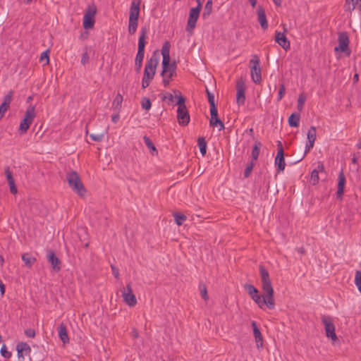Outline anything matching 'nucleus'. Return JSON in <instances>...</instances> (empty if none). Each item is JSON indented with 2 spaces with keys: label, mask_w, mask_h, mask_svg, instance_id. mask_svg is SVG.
<instances>
[{
  "label": "nucleus",
  "mask_w": 361,
  "mask_h": 361,
  "mask_svg": "<svg viewBox=\"0 0 361 361\" xmlns=\"http://www.w3.org/2000/svg\"><path fill=\"white\" fill-rule=\"evenodd\" d=\"M96 13L97 7L94 4L88 6L83 17L82 25L85 29H92L94 27Z\"/></svg>",
  "instance_id": "8"
},
{
  "label": "nucleus",
  "mask_w": 361,
  "mask_h": 361,
  "mask_svg": "<svg viewBox=\"0 0 361 361\" xmlns=\"http://www.w3.org/2000/svg\"><path fill=\"white\" fill-rule=\"evenodd\" d=\"M358 79H359V75L357 73H355L353 75V78L354 82H357L358 81Z\"/></svg>",
  "instance_id": "62"
},
{
  "label": "nucleus",
  "mask_w": 361,
  "mask_h": 361,
  "mask_svg": "<svg viewBox=\"0 0 361 361\" xmlns=\"http://www.w3.org/2000/svg\"><path fill=\"white\" fill-rule=\"evenodd\" d=\"M178 95L176 96V95H173L171 93H167L165 95H164V97H162V100L167 102V103L169 104H171L175 102L176 99L178 100Z\"/></svg>",
  "instance_id": "35"
},
{
  "label": "nucleus",
  "mask_w": 361,
  "mask_h": 361,
  "mask_svg": "<svg viewBox=\"0 0 361 361\" xmlns=\"http://www.w3.org/2000/svg\"><path fill=\"white\" fill-rule=\"evenodd\" d=\"M142 107L145 110H149L152 106V102L149 98L144 97L142 99Z\"/></svg>",
  "instance_id": "42"
},
{
  "label": "nucleus",
  "mask_w": 361,
  "mask_h": 361,
  "mask_svg": "<svg viewBox=\"0 0 361 361\" xmlns=\"http://www.w3.org/2000/svg\"><path fill=\"white\" fill-rule=\"evenodd\" d=\"M283 32L278 31L276 32L275 41L279 46L287 51L290 48V43L285 35V33L288 32L286 25H283Z\"/></svg>",
  "instance_id": "13"
},
{
  "label": "nucleus",
  "mask_w": 361,
  "mask_h": 361,
  "mask_svg": "<svg viewBox=\"0 0 361 361\" xmlns=\"http://www.w3.org/2000/svg\"><path fill=\"white\" fill-rule=\"evenodd\" d=\"M123 102V97L118 93L113 102V105L116 106V108L120 109L121 107V104Z\"/></svg>",
  "instance_id": "43"
},
{
  "label": "nucleus",
  "mask_w": 361,
  "mask_h": 361,
  "mask_svg": "<svg viewBox=\"0 0 361 361\" xmlns=\"http://www.w3.org/2000/svg\"><path fill=\"white\" fill-rule=\"evenodd\" d=\"M245 288L247 290V293L251 298L259 293L258 290L252 284H245Z\"/></svg>",
  "instance_id": "34"
},
{
  "label": "nucleus",
  "mask_w": 361,
  "mask_h": 361,
  "mask_svg": "<svg viewBox=\"0 0 361 361\" xmlns=\"http://www.w3.org/2000/svg\"><path fill=\"white\" fill-rule=\"evenodd\" d=\"M250 63L252 64L250 67L252 79L255 83L259 84L262 80V73L259 57L257 55H254Z\"/></svg>",
  "instance_id": "9"
},
{
  "label": "nucleus",
  "mask_w": 361,
  "mask_h": 361,
  "mask_svg": "<svg viewBox=\"0 0 361 361\" xmlns=\"http://www.w3.org/2000/svg\"><path fill=\"white\" fill-rule=\"evenodd\" d=\"M262 147V143L259 141H256L255 143V145L252 150V161H253L255 163L257 161L259 154V150L260 147Z\"/></svg>",
  "instance_id": "28"
},
{
  "label": "nucleus",
  "mask_w": 361,
  "mask_h": 361,
  "mask_svg": "<svg viewBox=\"0 0 361 361\" xmlns=\"http://www.w3.org/2000/svg\"><path fill=\"white\" fill-rule=\"evenodd\" d=\"M16 350L18 352V358H22L23 360L24 359L23 351L20 350V349L18 346H16Z\"/></svg>",
  "instance_id": "57"
},
{
  "label": "nucleus",
  "mask_w": 361,
  "mask_h": 361,
  "mask_svg": "<svg viewBox=\"0 0 361 361\" xmlns=\"http://www.w3.org/2000/svg\"><path fill=\"white\" fill-rule=\"evenodd\" d=\"M197 6L195 8H200V11L202 9V2L200 0H197Z\"/></svg>",
  "instance_id": "60"
},
{
  "label": "nucleus",
  "mask_w": 361,
  "mask_h": 361,
  "mask_svg": "<svg viewBox=\"0 0 361 361\" xmlns=\"http://www.w3.org/2000/svg\"><path fill=\"white\" fill-rule=\"evenodd\" d=\"M22 260L24 262L25 265L28 267L31 268L32 266L37 261L36 258L32 257L29 253H24L22 255Z\"/></svg>",
  "instance_id": "27"
},
{
  "label": "nucleus",
  "mask_w": 361,
  "mask_h": 361,
  "mask_svg": "<svg viewBox=\"0 0 361 361\" xmlns=\"http://www.w3.org/2000/svg\"><path fill=\"white\" fill-rule=\"evenodd\" d=\"M176 105H178L177 119L178 123L181 126H187L190 122V115L185 106V98L183 95H178Z\"/></svg>",
  "instance_id": "5"
},
{
  "label": "nucleus",
  "mask_w": 361,
  "mask_h": 361,
  "mask_svg": "<svg viewBox=\"0 0 361 361\" xmlns=\"http://www.w3.org/2000/svg\"><path fill=\"white\" fill-rule=\"evenodd\" d=\"M306 97L304 94H300L298 99V109L301 111L304 107Z\"/></svg>",
  "instance_id": "39"
},
{
  "label": "nucleus",
  "mask_w": 361,
  "mask_h": 361,
  "mask_svg": "<svg viewBox=\"0 0 361 361\" xmlns=\"http://www.w3.org/2000/svg\"><path fill=\"white\" fill-rule=\"evenodd\" d=\"M338 47H335V51H337L338 50L342 52H345L349 51L348 44H349V37L345 32H340L338 34Z\"/></svg>",
  "instance_id": "16"
},
{
  "label": "nucleus",
  "mask_w": 361,
  "mask_h": 361,
  "mask_svg": "<svg viewBox=\"0 0 361 361\" xmlns=\"http://www.w3.org/2000/svg\"><path fill=\"white\" fill-rule=\"evenodd\" d=\"M274 164L277 167L278 172L283 171L285 169L286 163L284 159V150L281 141L277 142V154L274 160Z\"/></svg>",
  "instance_id": "12"
},
{
  "label": "nucleus",
  "mask_w": 361,
  "mask_h": 361,
  "mask_svg": "<svg viewBox=\"0 0 361 361\" xmlns=\"http://www.w3.org/2000/svg\"><path fill=\"white\" fill-rule=\"evenodd\" d=\"M144 56H145V53L137 51V55H136V57H135V61H139L140 63V62H142V61H143Z\"/></svg>",
  "instance_id": "52"
},
{
  "label": "nucleus",
  "mask_w": 361,
  "mask_h": 361,
  "mask_svg": "<svg viewBox=\"0 0 361 361\" xmlns=\"http://www.w3.org/2000/svg\"><path fill=\"white\" fill-rule=\"evenodd\" d=\"M90 136L92 140L96 141V142H99L104 138V133H92Z\"/></svg>",
  "instance_id": "46"
},
{
  "label": "nucleus",
  "mask_w": 361,
  "mask_h": 361,
  "mask_svg": "<svg viewBox=\"0 0 361 361\" xmlns=\"http://www.w3.org/2000/svg\"><path fill=\"white\" fill-rule=\"evenodd\" d=\"M252 326L253 329V334H254V336L255 338V342L257 343V348H259L262 347L263 345V343H262L263 338H262V334H261L259 328L257 327L255 322L253 321L252 322Z\"/></svg>",
  "instance_id": "24"
},
{
  "label": "nucleus",
  "mask_w": 361,
  "mask_h": 361,
  "mask_svg": "<svg viewBox=\"0 0 361 361\" xmlns=\"http://www.w3.org/2000/svg\"><path fill=\"white\" fill-rule=\"evenodd\" d=\"M9 185V187H10V191L12 194L15 195L18 192V190H17V188L16 186V184H15V182L14 183H8Z\"/></svg>",
  "instance_id": "53"
},
{
  "label": "nucleus",
  "mask_w": 361,
  "mask_h": 361,
  "mask_svg": "<svg viewBox=\"0 0 361 361\" xmlns=\"http://www.w3.org/2000/svg\"><path fill=\"white\" fill-rule=\"evenodd\" d=\"M49 49L42 52L40 56V59H39L40 61L42 62L44 60H46V64H48L49 62Z\"/></svg>",
  "instance_id": "49"
},
{
  "label": "nucleus",
  "mask_w": 361,
  "mask_h": 361,
  "mask_svg": "<svg viewBox=\"0 0 361 361\" xmlns=\"http://www.w3.org/2000/svg\"><path fill=\"white\" fill-rule=\"evenodd\" d=\"M212 5H213V3H212V0H208L207 1L206 4L204 6V12L202 13V16L204 18H206L212 13Z\"/></svg>",
  "instance_id": "32"
},
{
  "label": "nucleus",
  "mask_w": 361,
  "mask_h": 361,
  "mask_svg": "<svg viewBox=\"0 0 361 361\" xmlns=\"http://www.w3.org/2000/svg\"><path fill=\"white\" fill-rule=\"evenodd\" d=\"M272 1L278 6H280L281 5V0H272Z\"/></svg>",
  "instance_id": "64"
},
{
  "label": "nucleus",
  "mask_w": 361,
  "mask_h": 361,
  "mask_svg": "<svg viewBox=\"0 0 361 361\" xmlns=\"http://www.w3.org/2000/svg\"><path fill=\"white\" fill-rule=\"evenodd\" d=\"M120 116L118 114H114L111 117L113 123H116L119 120Z\"/></svg>",
  "instance_id": "59"
},
{
  "label": "nucleus",
  "mask_w": 361,
  "mask_h": 361,
  "mask_svg": "<svg viewBox=\"0 0 361 361\" xmlns=\"http://www.w3.org/2000/svg\"><path fill=\"white\" fill-rule=\"evenodd\" d=\"M173 216L175 219L176 224L178 226H181L183 222L187 219V216L184 214L180 213L173 214Z\"/></svg>",
  "instance_id": "33"
},
{
  "label": "nucleus",
  "mask_w": 361,
  "mask_h": 361,
  "mask_svg": "<svg viewBox=\"0 0 361 361\" xmlns=\"http://www.w3.org/2000/svg\"><path fill=\"white\" fill-rule=\"evenodd\" d=\"M285 93H286V87H285L284 84H282V85H281V86L279 87V90L278 98H277L278 101H280L282 99Z\"/></svg>",
  "instance_id": "48"
},
{
  "label": "nucleus",
  "mask_w": 361,
  "mask_h": 361,
  "mask_svg": "<svg viewBox=\"0 0 361 361\" xmlns=\"http://www.w3.org/2000/svg\"><path fill=\"white\" fill-rule=\"evenodd\" d=\"M0 292L1 295H3L5 293V286L1 281V280H0Z\"/></svg>",
  "instance_id": "58"
},
{
  "label": "nucleus",
  "mask_w": 361,
  "mask_h": 361,
  "mask_svg": "<svg viewBox=\"0 0 361 361\" xmlns=\"http://www.w3.org/2000/svg\"><path fill=\"white\" fill-rule=\"evenodd\" d=\"M59 336L61 341L66 344L69 343V337L67 333V329L63 323H61L58 328Z\"/></svg>",
  "instance_id": "25"
},
{
  "label": "nucleus",
  "mask_w": 361,
  "mask_h": 361,
  "mask_svg": "<svg viewBox=\"0 0 361 361\" xmlns=\"http://www.w3.org/2000/svg\"><path fill=\"white\" fill-rule=\"evenodd\" d=\"M355 283L361 293V270L356 271L355 272Z\"/></svg>",
  "instance_id": "37"
},
{
  "label": "nucleus",
  "mask_w": 361,
  "mask_h": 361,
  "mask_svg": "<svg viewBox=\"0 0 361 361\" xmlns=\"http://www.w3.org/2000/svg\"><path fill=\"white\" fill-rule=\"evenodd\" d=\"M300 118V114H292L288 118V124L290 127H298Z\"/></svg>",
  "instance_id": "29"
},
{
  "label": "nucleus",
  "mask_w": 361,
  "mask_h": 361,
  "mask_svg": "<svg viewBox=\"0 0 361 361\" xmlns=\"http://www.w3.org/2000/svg\"><path fill=\"white\" fill-rule=\"evenodd\" d=\"M122 297L124 302L130 307H134L137 304V299L133 293L130 283H128L126 288L122 291Z\"/></svg>",
  "instance_id": "14"
},
{
  "label": "nucleus",
  "mask_w": 361,
  "mask_h": 361,
  "mask_svg": "<svg viewBox=\"0 0 361 361\" xmlns=\"http://www.w3.org/2000/svg\"><path fill=\"white\" fill-rule=\"evenodd\" d=\"M257 19L263 30L268 28V23L264 9L262 6L257 8Z\"/></svg>",
  "instance_id": "23"
},
{
  "label": "nucleus",
  "mask_w": 361,
  "mask_h": 361,
  "mask_svg": "<svg viewBox=\"0 0 361 361\" xmlns=\"http://www.w3.org/2000/svg\"><path fill=\"white\" fill-rule=\"evenodd\" d=\"M158 64L159 55L154 52L145 64L143 77L153 80Z\"/></svg>",
  "instance_id": "6"
},
{
  "label": "nucleus",
  "mask_w": 361,
  "mask_h": 361,
  "mask_svg": "<svg viewBox=\"0 0 361 361\" xmlns=\"http://www.w3.org/2000/svg\"><path fill=\"white\" fill-rule=\"evenodd\" d=\"M89 59L90 58L87 52H85L82 56L81 63L85 65L89 62Z\"/></svg>",
  "instance_id": "51"
},
{
  "label": "nucleus",
  "mask_w": 361,
  "mask_h": 361,
  "mask_svg": "<svg viewBox=\"0 0 361 361\" xmlns=\"http://www.w3.org/2000/svg\"><path fill=\"white\" fill-rule=\"evenodd\" d=\"M316 137H317V130H316V128L314 126H311L310 128L309 129L308 132H307V143L306 144V146H305V150L303 153H302L300 156H299V159L297 160V161H300L301 160H302L306 156L307 153L310 152V150L313 148L314 145V142L316 140Z\"/></svg>",
  "instance_id": "11"
},
{
  "label": "nucleus",
  "mask_w": 361,
  "mask_h": 361,
  "mask_svg": "<svg viewBox=\"0 0 361 361\" xmlns=\"http://www.w3.org/2000/svg\"><path fill=\"white\" fill-rule=\"evenodd\" d=\"M140 1L133 0L130 8V16L128 22V32L130 35L135 33L140 15Z\"/></svg>",
  "instance_id": "4"
},
{
  "label": "nucleus",
  "mask_w": 361,
  "mask_h": 361,
  "mask_svg": "<svg viewBox=\"0 0 361 361\" xmlns=\"http://www.w3.org/2000/svg\"><path fill=\"white\" fill-rule=\"evenodd\" d=\"M200 8H191L187 23V30L191 32L196 25L200 15Z\"/></svg>",
  "instance_id": "17"
},
{
  "label": "nucleus",
  "mask_w": 361,
  "mask_h": 361,
  "mask_svg": "<svg viewBox=\"0 0 361 361\" xmlns=\"http://www.w3.org/2000/svg\"><path fill=\"white\" fill-rule=\"evenodd\" d=\"M197 144L200 147V152L202 156H204L207 152V142L203 137H200L197 140Z\"/></svg>",
  "instance_id": "30"
},
{
  "label": "nucleus",
  "mask_w": 361,
  "mask_h": 361,
  "mask_svg": "<svg viewBox=\"0 0 361 361\" xmlns=\"http://www.w3.org/2000/svg\"><path fill=\"white\" fill-rule=\"evenodd\" d=\"M66 180L69 187L74 192L78 194L81 197L85 195L86 189L82 183L78 173L76 171H72L67 173Z\"/></svg>",
  "instance_id": "3"
},
{
  "label": "nucleus",
  "mask_w": 361,
  "mask_h": 361,
  "mask_svg": "<svg viewBox=\"0 0 361 361\" xmlns=\"http://www.w3.org/2000/svg\"><path fill=\"white\" fill-rule=\"evenodd\" d=\"M1 354L5 358H10L11 357V353L6 350V347L4 345L1 349Z\"/></svg>",
  "instance_id": "47"
},
{
  "label": "nucleus",
  "mask_w": 361,
  "mask_h": 361,
  "mask_svg": "<svg viewBox=\"0 0 361 361\" xmlns=\"http://www.w3.org/2000/svg\"><path fill=\"white\" fill-rule=\"evenodd\" d=\"M200 294L202 298L204 300H207L209 298L208 294H207V290L205 284H200Z\"/></svg>",
  "instance_id": "41"
},
{
  "label": "nucleus",
  "mask_w": 361,
  "mask_h": 361,
  "mask_svg": "<svg viewBox=\"0 0 361 361\" xmlns=\"http://www.w3.org/2000/svg\"><path fill=\"white\" fill-rule=\"evenodd\" d=\"M152 80L149 79V78H146L145 77L142 78V87L143 89H145L147 88L149 84H150V82L152 81Z\"/></svg>",
  "instance_id": "50"
},
{
  "label": "nucleus",
  "mask_w": 361,
  "mask_h": 361,
  "mask_svg": "<svg viewBox=\"0 0 361 361\" xmlns=\"http://www.w3.org/2000/svg\"><path fill=\"white\" fill-rule=\"evenodd\" d=\"M35 117V109L34 106H30L25 111L24 118L20 122L19 131L21 134L25 133Z\"/></svg>",
  "instance_id": "7"
},
{
  "label": "nucleus",
  "mask_w": 361,
  "mask_h": 361,
  "mask_svg": "<svg viewBox=\"0 0 361 361\" xmlns=\"http://www.w3.org/2000/svg\"><path fill=\"white\" fill-rule=\"evenodd\" d=\"M143 140L145 141V145L147 146V147L152 151V153L153 152H156V154H157V150L154 146V145L153 144L152 141L149 139V137H148L147 136L145 135L144 137H143Z\"/></svg>",
  "instance_id": "36"
},
{
  "label": "nucleus",
  "mask_w": 361,
  "mask_h": 361,
  "mask_svg": "<svg viewBox=\"0 0 361 361\" xmlns=\"http://www.w3.org/2000/svg\"><path fill=\"white\" fill-rule=\"evenodd\" d=\"M17 346L20 349V350L25 352L26 354H30L31 352V348L27 343L20 342L17 345Z\"/></svg>",
  "instance_id": "40"
},
{
  "label": "nucleus",
  "mask_w": 361,
  "mask_h": 361,
  "mask_svg": "<svg viewBox=\"0 0 361 361\" xmlns=\"http://www.w3.org/2000/svg\"><path fill=\"white\" fill-rule=\"evenodd\" d=\"M319 172H324V164L321 162L318 163V165L315 169H314L311 173V177H310V183L315 185L319 183Z\"/></svg>",
  "instance_id": "22"
},
{
  "label": "nucleus",
  "mask_w": 361,
  "mask_h": 361,
  "mask_svg": "<svg viewBox=\"0 0 361 361\" xmlns=\"http://www.w3.org/2000/svg\"><path fill=\"white\" fill-rule=\"evenodd\" d=\"M345 183V177L343 172H341L338 175V183L337 190V197L341 198L343 194L344 187Z\"/></svg>",
  "instance_id": "26"
},
{
  "label": "nucleus",
  "mask_w": 361,
  "mask_h": 361,
  "mask_svg": "<svg viewBox=\"0 0 361 361\" xmlns=\"http://www.w3.org/2000/svg\"><path fill=\"white\" fill-rule=\"evenodd\" d=\"M206 93L208 99V102L210 105V111H214L217 109L215 100H214V95L212 92H210L208 89L206 90Z\"/></svg>",
  "instance_id": "31"
},
{
  "label": "nucleus",
  "mask_w": 361,
  "mask_h": 361,
  "mask_svg": "<svg viewBox=\"0 0 361 361\" xmlns=\"http://www.w3.org/2000/svg\"><path fill=\"white\" fill-rule=\"evenodd\" d=\"M322 322L324 326L326 336L330 338L334 342L337 341L338 337L336 334V327L333 323L332 318L328 316H323Z\"/></svg>",
  "instance_id": "10"
},
{
  "label": "nucleus",
  "mask_w": 361,
  "mask_h": 361,
  "mask_svg": "<svg viewBox=\"0 0 361 361\" xmlns=\"http://www.w3.org/2000/svg\"><path fill=\"white\" fill-rule=\"evenodd\" d=\"M251 6L254 8L257 4V0H248Z\"/></svg>",
  "instance_id": "63"
},
{
  "label": "nucleus",
  "mask_w": 361,
  "mask_h": 361,
  "mask_svg": "<svg viewBox=\"0 0 361 361\" xmlns=\"http://www.w3.org/2000/svg\"><path fill=\"white\" fill-rule=\"evenodd\" d=\"M259 273L262 281V288L264 296L259 293L251 298L260 308L267 305L269 309H274L275 306L274 289L269 277V274L264 266H259Z\"/></svg>",
  "instance_id": "1"
},
{
  "label": "nucleus",
  "mask_w": 361,
  "mask_h": 361,
  "mask_svg": "<svg viewBox=\"0 0 361 361\" xmlns=\"http://www.w3.org/2000/svg\"><path fill=\"white\" fill-rule=\"evenodd\" d=\"M170 43L166 41L164 43L161 48L162 54V71L161 75L163 77V82L165 87H167L173 77L176 75V65L173 62L170 63Z\"/></svg>",
  "instance_id": "2"
},
{
  "label": "nucleus",
  "mask_w": 361,
  "mask_h": 361,
  "mask_svg": "<svg viewBox=\"0 0 361 361\" xmlns=\"http://www.w3.org/2000/svg\"><path fill=\"white\" fill-rule=\"evenodd\" d=\"M5 175L6 176L8 183H14V179L13 177V173L10 170V168L8 166L5 169Z\"/></svg>",
  "instance_id": "45"
},
{
  "label": "nucleus",
  "mask_w": 361,
  "mask_h": 361,
  "mask_svg": "<svg viewBox=\"0 0 361 361\" xmlns=\"http://www.w3.org/2000/svg\"><path fill=\"white\" fill-rule=\"evenodd\" d=\"M47 257L48 259V261L51 264L52 269L58 272L61 270V261L60 259L56 256V254L54 250H49L47 251Z\"/></svg>",
  "instance_id": "19"
},
{
  "label": "nucleus",
  "mask_w": 361,
  "mask_h": 361,
  "mask_svg": "<svg viewBox=\"0 0 361 361\" xmlns=\"http://www.w3.org/2000/svg\"><path fill=\"white\" fill-rule=\"evenodd\" d=\"M255 164V163L253 161H251L250 164L247 166V167L245 168V171H244L245 178L249 177V176L250 175V173L252 171V169H253Z\"/></svg>",
  "instance_id": "44"
},
{
  "label": "nucleus",
  "mask_w": 361,
  "mask_h": 361,
  "mask_svg": "<svg viewBox=\"0 0 361 361\" xmlns=\"http://www.w3.org/2000/svg\"><path fill=\"white\" fill-rule=\"evenodd\" d=\"M138 336H139L138 332L136 330L134 329L133 331V337L134 338H138Z\"/></svg>",
  "instance_id": "61"
},
{
  "label": "nucleus",
  "mask_w": 361,
  "mask_h": 361,
  "mask_svg": "<svg viewBox=\"0 0 361 361\" xmlns=\"http://www.w3.org/2000/svg\"><path fill=\"white\" fill-rule=\"evenodd\" d=\"M111 269L113 275L115 276V278L118 279L119 276L118 269L113 265H111Z\"/></svg>",
  "instance_id": "55"
},
{
  "label": "nucleus",
  "mask_w": 361,
  "mask_h": 361,
  "mask_svg": "<svg viewBox=\"0 0 361 361\" xmlns=\"http://www.w3.org/2000/svg\"><path fill=\"white\" fill-rule=\"evenodd\" d=\"M355 8L354 0H345V4H344V10L345 11L351 12L353 11Z\"/></svg>",
  "instance_id": "38"
},
{
  "label": "nucleus",
  "mask_w": 361,
  "mask_h": 361,
  "mask_svg": "<svg viewBox=\"0 0 361 361\" xmlns=\"http://www.w3.org/2000/svg\"><path fill=\"white\" fill-rule=\"evenodd\" d=\"M25 334L27 337H30V338H33L35 336V331L31 329L25 330Z\"/></svg>",
  "instance_id": "54"
},
{
  "label": "nucleus",
  "mask_w": 361,
  "mask_h": 361,
  "mask_svg": "<svg viewBox=\"0 0 361 361\" xmlns=\"http://www.w3.org/2000/svg\"><path fill=\"white\" fill-rule=\"evenodd\" d=\"M211 118L209 121V126L211 127L219 126V130L225 128L224 123L219 118L217 109L210 111Z\"/></svg>",
  "instance_id": "20"
},
{
  "label": "nucleus",
  "mask_w": 361,
  "mask_h": 361,
  "mask_svg": "<svg viewBox=\"0 0 361 361\" xmlns=\"http://www.w3.org/2000/svg\"><path fill=\"white\" fill-rule=\"evenodd\" d=\"M135 71L137 72H140L141 70V68L142 66V62L140 63L139 61H135Z\"/></svg>",
  "instance_id": "56"
},
{
  "label": "nucleus",
  "mask_w": 361,
  "mask_h": 361,
  "mask_svg": "<svg viewBox=\"0 0 361 361\" xmlns=\"http://www.w3.org/2000/svg\"><path fill=\"white\" fill-rule=\"evenodd\" d=\"M236 102L238 105H243L245 101V86L244 81L240 79L236 82Z\"/></svg>",
  "instance_id": "15"
},
{
  "label": "nucleus",
  "mask_w": 361,
  "mask_h": 361,
  "mask_svg": "<svg viewBox=\"0 0 361 361\" xmlns=\"http://www.w3.org/2000/svg\"><path fill=\"white\" fill-rule=\"evenodd\" d=\"M13 95V91H9L4 97L2 104L0 105V120L4 116L5 113L10 107Z\"/></svg>",
  "instance_id": "18"
},
{
  "label": "nucleus",
  "mask_w": 361,
  "mask_h": 361,
  "mask_svg": "<svg viewBox=\"0 0 361 361\" xmlns=\"http://www.w3.org/2000/svg\"><path fill=\"white\" fill-rule=\"evenodd\" d=\"M147 33L148 29L146 27H142L140 29V35L138 40L137 51L145 53V47L146 44Z\"/></svg>",
  "instance_id": "21"
}]
</instances>
